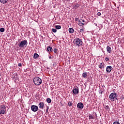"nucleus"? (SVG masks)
Listing matches in <instances>:
<instances>
[{
  "label": "nucleus",
  "mask_w": 124,
  "mask_h": 124,
  "mask_svg": "<svg viewBox=\"0 0 124 124\" xmlns=\"http://www.w3.org/2000/svg\"><path fill=\"white\" fill-rule=\"evenodd\" d=\"M97 14L98 16H100L101 15V13H100V12L97 13Z\"/></svg>",
  "instance_id": "2f4dec72"
},
{
  "label": "nucleus",
  "mask_w": 124,
  "mask_h": 124,
  "mask_svg": "<svg viewBox=\"0 0 124 124\" xmlns=\"http://www.w3.org/2000/svg\"><path fill=\"white\" fill-rule=\"evenodd\" d=\"M75 20L76 21H78V20H79V18H75Z\"/></svg>",
  "instance_id": "473e14b6"
},
{
  "label": "nucleus",
  "mask_w": 124,
  "mask_h": 124,
  "mask_svg": "<svg viewBox=\"0 0 124 124\" xmlns=\"http://www.w3.org/2000/svg\"><path fill=\"white\" fill-rule=\"evenodd\" d=\"M112 69L113 68L112 67V66H108L106 68V71L107 73H110Z\"/></svg>",
  "instance_id": "6e6552de"
},
{
  "label": "nucleus",
  "mask_w": 124,
  "mask_h": 124,
  "mask_svg": "<svg viewBox=\"0 0 124 124\" xmlns=\"http://www.w3.org/2000/svg\"><path fill=\"white\" fill-rule=\"evenodd\" d=\"M46 102H47V103H51V102H52V100H51L50 98H48L46 99Z\"/></svg>",
  "instance_id": "412c9836"
},
{
  "label": "nucleus",
  "mask_w": 124,
  "mask_h": 124,
  "mask_svg": "<svg viewBox=\"0 0 124 124\" xmlns=\"http://www.w3.org/2000/svg\"><path fill=\"white\" fill-rule=\"evenodd\" d=\"M33 83L36 86H39L42 83V79L39 78V77H36L33 78Z\"/></svg>",
  "instance_id": "f03ea898"
},
{
  "label": "nucleus",
  "mask_w": 124,
  "mask_h": 124,
  "mask_svg": "<svg viewBox=\"0 0 124 124\" xmlns=\"http://www.w3.org/2000/svg\"><path fill=\"white\" fill-rule=\"evenodd\" d=\"M18 65V66H22V63H19Z\"/></svg>",
  "instance_id": "72a5a7b5"
},
{
  "label": "nucleus",
  "mask_w": 124,
  "mask_h": 124,
  "mask_svg": "<svg viewBox=\"0 0 124 124\" xmlns=\"http://www.w3.org/2000/svg\"><path fill=\"white\" fill-rule=\"evenodd\" d=\"M7 1H8V0H0V2H1V3H2L3 4L6 3Z\"/></svg>",
  "instance_id": "f3484780"
},
{
  "label": "nucleus",
  "mask_w": 124,
  "mask_h": 124,
  "mask_svg": "<svg viewBox=\"0 0 124 124\" xmlns=\"http://www.w3.org/2000/svg\"><path fill=\"white\" fill-rule=\"evenodd\" d=\"M109 57H106L105 58V61L106 62H108V61H109Z\"/></svg>",
  "instance_id": "cd10ccee"
},
{
  "label": "nucleus",
  "mask_w": 124,
  "mask_h": 124,
  "mask_svg": "<svg viewBox=\"0 0 124 124\" xmlns=\"http://www.w3.org/2000/svg\"><path fill=\"white\" fill-rule=\"evenodd\" d=\"M77 107L79 109H83L84 108V104L81 102L78 103L77 105Z\"/></svg>",
  "instance_id": "9d476101"
},
{
  "label": "nucleus",
  "mask_w": 124,
  "mask_h": 124,
  "mask_svg": "<svg viewBox=\"0 0 124 124\" xmlns=\"http://www.w3.org/2000/svg\"><path fill=\"white\" fill-rule=\"evenodd\" d=\"M31 110L33 112H37L38 111V107L35 105H32L31 106Z\"/></svg>",
  "instance_id": "423d86ee"
},
{
  "label": "nucleus",
  "mask_w": 124,
  "mask_h": 124,
  "mask_svg": "<svg viewBox=\"0 0 124 124\" xmlns=\"http://www.w3.org/2000/svg\"><path fill=\"white\" fill-rule=\"evenodd\" d=\"M89 118V120H94V117L92 115H90Z\"/></svg>",
  "instance_id": "4be33fe9"
},
{
  "label": "nucleus",
  "mask_w": 124,
  "mask_h": 124,
  "mask_svg": "<svg viewBox=\"0 0 124 124\" xmlns=\"http://www.w3.org/2000/svg\"><path fill=\"white\" fill-rule=\"evenodd\" d=\"M27 45H28V41L23 40L20 43L19 47V48H24V47H27Z\"/></svg>",
  "instance_id": "39448f33"
},
{
  "label": "nucleus",
  "mask_w": 124,
  "mask_h": 124,
  "mask_svg": "<svg viewBox=\"0 0 124 124\" xmlns=\"http://www.w3.org/2000/svg\"><path fill=\"white\" fill-rule=\"evenodd\" d=\"M68 106H69V107H70L71 106H72V102H69L68 103Z\"/></svg>",
  "instance_id": "393cba45"
},
{
  "label": "nucleus",
  "mask_w": 124,
  "mask_h": 124,
  "mask_svg": "<svg viewBox=\"0 0 124 124\" xmlns=\"http://www.w3.org/2000/svg\"><path fill=\"white\" fill-rule=\"evenodd\" d=\"M73 93V95H74V94H78V93H79V89L77 88H75L73 89V90L72 91Z\"/></svg>",
  "instance_id": "0eeeda50"
},
{
  "label": "nucleus",
  "mask_w": 124,
  "mask_h": 124,
  "mask_svg": "<svg viewBox=\"0 0 124 124\" xmlns=\"http://www.w3.org/2000/svg\"><path fill=\"white\" fill-rule=\"evenodd\" d=\"M48 109H49V107L47 106V108L46 109V113H48Z\"/></svg>",
  "instance_id": "c756f323"
},
{
  "label": "nucleus",
  "mask_w": 124,
  "mask_h": 124,
  "mask_svg": "<svg viewBox=\"0 0 124 124\" xmlns=\"http://www.w3.org/2000/svg\"><path fill=\"white\" fill-rule=\"evenodd\" d=\"M99 68H100V69H104V68L105 67V64L103 62L100 63V64L98 65Z\"/></svg>",
  "instance_id": "f8f14e48"
},
{
  "label": "nucleus",
  "mask_w": 124,
  "mask_h": 124,
  "mask_svg": "<svg viewBox=\"0 0 124 124\" xmlns=\"http://www.w3.org/2000/svg\"><path fill=\"white\" fill-rule=\"evenodd\" d=\"M75 45L78 47L83 45V41L79 38H77L75 40Z\"/></svg>",
  "instance_id": "7ed1b4c3"
},
{
  "label": "nucleus",
  "mask_w": 124,
  "mask_h": 124,
  "mask_svg": "<svg viewBox=\"0 0 124 124\" xmlns=\"http://www.w3.org/2000/svg\"><path fill=\"white\" fill-rule=\"evenodd\" d=\"M87 76H88V73L87 72L83 73L82 77H83V78H87Z\"/></svg>",
  "instance_id": "dca6fc26"
},
{
  "label": "nucleus",
  "mask_w": 124,
  "mask_h": 124,
  "mask_svg": "<svg viewBox=\"0 0 124 124\" xmlns=\"http://www.w3.org/2000/svg\"><path fill=\"white\" fill-rule=\"evenodd\" d=\"M53 52L56 54H57V52H58V49H57L56 48H54L53 50Z\"/></svg>",
  "instance_id": "a878e982"
},
{
  "label": "nucleus",
  "mask_w": 124,
  "mask_h": 124,
  "mask_svg": "<svg viewBox=\"0 0 124 124\" xmlns=\"http://www.w3.org/2000/svg\"><path fill=\"white\" fill-rule=\"evenodd\" d=\"M16 75V74H14V75H13V77H15Z\"/></svg>",
  "instance_id": "c9c22d12"
},
{
  "label": "nucleus",
  "mask_w": 124,
  "mask_h": 124,
  "mask_svg": "<svg viewBox=\"0 0 124 124\" xmlns=\"http://www.w3.org/2000/svg\"><path fill=\"white\" fill-rule=\"evenodd\" d=\"M79 31V32H81L83 33V32H84V30L83 29H81L80 30V31Z\"/></svg>",
  "instance_id": "c85d7f7f"
},
{
  "label": "nucleus",
  "mask_w": 124,
  "mask_h": 124,
  "mask_svg": "<svg viewBox=\"0 0 124 124\" xmlns=\"http://www.w3.org/2000/svg\"><path fill=\"white\" fill-rule=\"evenodd\" d=\"M78 25L79 26H84L85 25V20L81 19L78 21Z\"/></svg>",
  "instance_id": "9b49d317"
},
{
  "label": "nucleus",
  "mask_w": 124,
  "mask_h": 124,
  "mask_svg": "<svg viewBox=\"0 0 124 124\" xmlns=\"http://www.w3.org/2000/svg\"><path fill=\"white\" fill-rule=\"evenodd\" d=\"M104 108L106 109V110H107L108 111H110V108H109V106H104Z\"/></svg>",
  "instance_id": "aec40b11"
},
{
  "label": "nucleus",
  "mask_w": 124,
  "mask_h": 124,
  "mask_svg": "<svg viewBox=\"0 0 124 124\" xmlns=\"http://www.w3.org/2000/svg\"><path fill=\"white\" fill-rule=\"evenodd\" d=\"M55 29L56 30H61L62 29V26H61V25H56Z\"/></svg>",
  "instance_id": "6ab92c4d"
},
{
  "label": "nucleus",
  "mask_w": 124,
  "mask_h": 124,
  "mask_svg": "<svg viewBox=\"0 0 124 124\" xmlns=\"http://www.w3.org/2000/svg\"><path fill=\"white\" fill-rule=\"evenodd\" d=\"M113 124H120V123H119L118 121L114 122L113 123Z\"/></svg>",
  "instance_id": "7c9ffc66"
},
{
  "label": "nucleus",
  "mask_w": 124,
  "mask_h": 124,
  "mask_svg": "<svg viewBox=\"0 0 124 124\" xmlns=\"http://www.w3.org/2000/svg\"><path fill=\"white\" fill-rule=\"evenodd\" d=\"M69 32H70V33H73V32H74V29L72 28H69Z\"/></svg>",
  "instance_id": "a211bd4d"
},
{
  "label": "nucleus",
  "mask_w": 124,
  "mask_h": 124,
  "mask_svg": "<svg viewBox=\"0 0 124 124\" xmlns=\"http://www.w3.org/2000/svg\"><path fill=\"white\" fill-rule=\"evenodd\" d=\"M78 6H79L75 5V8H78Z\"/></svg>",
  "instance_id": "f704fd0d"
},
{
  "label": "nucleus",
  "mask_w": 124,
  "mask_h": 124,
  "mask_svg": "<svg viewBox=\"0 0 124 124\" xmlns=\"http://www.w3.org/2000/svg\"><path fill=\"white\" fill-rule=\"evenodd\" d=\"M109 98L111 101L118 100V93H111L109 96Z\"/></svg>",
  "instance_id": "f257e3e1"
},
{
  "label": "nucleus",
  "mask_w": 124,
  "mask_h": 124,
  "mask_svg": "<svg viewBox=\"0 0 124 124\" xmlns=\"http://www.w3.org/2000/svg\"><path fill=\"white\" fill-rule=\"evenodd\" d=\"M6 112V107L4 105H1L0 107V115H4Z\"/></svg>",
  "instance_id": "20e7f679"
},
{
  "label": "nucleus",
  "mask_w": 124,
  "mask_h": 124,
  "mask_svg": "<svg viewBox=\"0 0 124 124\" xmlns=\"http://www.w3.org/2000/svg\"><path fill=\"white\" fill-rule=\"evenodd\" d=\"M47 50L48 52H53V48L50 46L47 47Z\"/></svg>",
  "instance_id": "2eb2a0df"
},
{
  "label": "nucleus",
  "mask_w": 124,
  "mask_h": 124,
  "mask_svg": "<svg viewBox=\"0 0 124 124\" xmlns=\"http://www.w3.org/2000/svg\"><path fill=\"white\" fill-rule=\"evenodd\" d=\"M52 31H53V32H57V29H52L51 30Z\"/></svg>",
  "instance_id": "b1692460"
},
{
  "label": "nucleus",
  "mask_w": 124,
  "mask_h": 124,
  "mask_svg": "<svg viewBox=\"0 0 124 124\" xmlns=\"http://www.w3.org/2000/svg\"><path fill=\"white\" fill-rule=\"evenodd\" d=\"M99 93H100V94H102V93H103V91H102V89L100 90L99 91Z\"/></svg>",
  "instance_id": "bb28decb"
},
{
  "label": "nucleus",
  "mask_w": 124,
  "mask_h": 124,
  "mask_svg": "<svg viewBox=\"0 0 124 124\" xmlns=\"http://www.w3.org/2000/svg\"><path fill=\"white\" fill-rule=\"evenodd\" d=\"M33 58L35 59V60H37V59L39 58V55L36 53H34Z\"/></svg>",
  "instance_id": "4468645a"
},
{
  "label": "nucleus",
  "mask_w": 124,
  "mask_h": 124,
  "mask_svg": "<svg viewBox=\"0 0 124 124\" xmlns=\"http://www.w3.org/2000/svg\"><path fill=\"white\" fill-rule=\"evenodd\" d=\"M49 59H52V57L49 56Z\"/></svg>",
  "instance_id": "e433bc0d"
},
{
  "label": "nucleus",
  "mask_w": 124,
  "mask_h": 124,
  "mask_svg": "<svg viewBox=\"0 0 124 124\" xmlns=\"http://www.w3.org/2000/svg\"><path fill=\"white\" fill-rule=\"evenodd\" d=\"M38 106L40 109H44V106H45V105L44 102H41L39 103Z\"/></svg>",
  "instance_id": "1a4fd4ad"
},
{
  "label": "nucleus",
  "mask_w": 124,
  "mask_h": 124,
  "mask_svg": "<svg viewBox=\"0 0 124 124\" xmlns=\"http://www.w3.org/2000/svg\"><path fill=\"white\" fill-rule=\"evenodd\" d=\"M107 51L108 52V53H109L110 54V53L112 52V49L111 48V47H110L109 46H108L107 47Z\"/></svg>",
  "instance_id": "ddd939ff"
},
{
  "label": "nucleus",
  "mask_w": 124,
  "mask_h": 124,
  "mask_svg": "<svg viewBox=\"0 0 124 124\" xmlns=\"http://www.w3.org/2000/svg\"><path fill=\"white\" fill-rule=\"evenodd\" d=\"M4 31H5V29H4V28H1L0 29V32H4Z\"/></svg>",
  "instance_id": "5701e85b"
}]
</instances>
